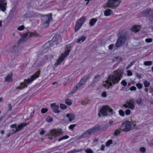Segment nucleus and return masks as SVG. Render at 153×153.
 Listing matches in <instances>:
<instances>
[{
    "label": "nucleus",
    "mask_w": 153,
    "mask_h": 153,
    "mask_svg": "<svg viewBox=\"0 0 153 153\" xmlns=\"http://www.w3.org/2000/svg\"><path fill=\"white\" fill-rule=\"evenodd\" d=\"M56 36H55L53 38V42H55L54 40H55V39L56 38Z\"/></svg>",
    "instance_id": "obj_63"
},
{
    "label": "nucleus",
    "mask_w": 153,
    "mask_h": 153,
    "mask_svg": "<svg viewBox=\"0 0 153 153\" xmlns=\"http://www.w3.org/2000/svg\"><path fill=\"white\" fill-rule=\"evenodd\" d=\"M86 39L85 36H82L79 38L77 39V42L78 43H80L83 42Z\"/></svg>",
    "instance_id": "obj_23"
},
{
    "label": "nucleus",
    "mask_w": 153,
    "mask_h": 153,
    "mask_svg": "<svg viewBox=\"0 0 153 153\" xmlns=\"http://www.w3.org/2000/svg\"><path fill=\"white\" fill-rule=\"evenodd\" d=\"M113 13L112 11L110 9H107L104 11V15L106 16H109Z\"/></svg>",
    "instance_id": "obj_20"
},
{
    "label": "nucleus",
    "mask_w": 153,
    "mask_h": 153,
    "mask_svg": "<svg viewBox=\"0 0 153 153\" xmlns=\"http://www.w3.org/2000/svg\"><path fill=\"white\" fill-rule=\"evenodd\" d=\"M48 111V109L47 108H42L41 110V112L42 113L44 114Z\"/></svg>",
    "instance_id": "obj_42"
},
{
    "label": "nucleus",
    "mask_w": 153,
    "mask_h": 153,
    "mask_svg": "<svg viewBox=\"0 0 153 153\" xmlns=\"http://www.w3.org/2000/svg\"><path fill=\"white\" fill-rule=\"evenodd\" d=\"M29 34V32L25 33L22 36V38L18 41V43H19L21 42L25 41L26 39H28L30 37Z\"/></svg>",
    "instance_id": "obj_15"
},
{
    "label": "nucleus",
    "mask_w": 153,
    "mask_h": 153,
    "mask_svg": "<svg viewBox=\"0 0 153 153\" xmlns=\"http://www.w3.org/2000/svg\"><path fill=\"white\" fill-rule=\"evenodd\" d=\"M135 63L134 61H132L131 62L129 65H128L127 67H130L132 66Z\"/></svg>",
    "instance_id": "obj_57"
},
{
    "label": "nucleus",
    "mask_w": 153,
    "mask_h": 153,
    "mask_svg": "<svg viewBox=\"0 0 153 153\" xmlns=\"http://www.w3.org/2000/svg\"><path fill=\"white\" fill-rule=\"evenodd\" d=\"M121 130L120 129V128H119V129H116L114 133V135L115 136H119L121 133Z\"/></svg>",
    "instance_id": "obj_28"
},
{
    "label": "nucleus",
    "mask_w": 153,
    "mask_h": 153,
    "mask_svg": "<svg viewBox=\"0 0 153 153\" xmlns=\"http://www.w3.org/2000/svg\"><path fill=\"white\" fill-rule=\"evenodd\" d=\"M114 45L113 44H112L110 45L108 47L109 49L110 50H112L113 48Z\"/></svg>",
    "instance_id": "obj_56"
},
{
    "label": "nucleus",
    "mask_w": 153,
    "mask_h": 153,
    "mask_svg": "<svg viewBox=\"0 0 153 153\" xmlns=\"http://www.w3.org/2000/svg\"><path fill=\"white\" fill-rule=\"evenodd\" d=\"M136 88L134 86H131L130 88V90L131 91H134L136 90Z\"/></svg>",
    "instance_id": "obj_51"
},
{
    "label": "nucleus",
    "mask_w": 153,
    "mask_h": 153,
    "mask_svg": "<svg viewBox=\"0 0 153 153\" xmlns=\"http://www.w3.org/2000/svg\"><path fill=\"white\" fill-rule=\"evenodd\" d=\"M100 78V76L99 75H96L94 78L93 79V82L95 83L98 81H99Z\"/></svg>",
    "instance_id": "obj_26"
},
{
    "label": "nucleus",
    "mask_w": 153,
    "mask_h": 153,
    "mask_svg": "<svg viewBox=\"0 0 153 153\" xmlns=\"http://www.w3.org/2000/svg\"><path fill=\"white\" fill-rule=\"evenodd\" d=\"M120 0H108L107 5L108 7L114 8L117 7L120 4Z\"/></svg>",
    "instance_id": "obj_8"
},
{
    "label": "nucleus",
    "mask_w": 153,
    "mask_h": 153,
    "mask_svg": "<svg viewBox=\"0 0 153 153\" xmlns=\"http://www.w3.org/2000/svg\"><path fill=\"white\" fill-rule=\"evenodd\" d=\"M144 85L145 88H147L149 86L150 84L147 81L145 80L144 82Z\"/></svg>",
    "instance_id": "obj_34"
},
{
    "label": "nucleus",
    "mask_w": 153,
    "mask_h": 153,
    "mask_svg": "<svg viewBox=\"0 0 153 153\" xmlns=\"http://www.w3.org/2000/svg\"><path fill=\"white\" fill-rule=\"evenodd\" d=\"M117 123H115L114 121L112 120H110L108 121V123L106 124L107 127H109L110 126L116 125Z\"/></svg>",
    "instance_id": "obj_24"
},
{
    "label": "nucleus",
    "mask_w": 153,
    "mask_h": 153,
    "mask_svg": "<svg viewBox=\"0 0 153 153\" xmlns=\"http://www.w3.org/2000/svg\"><path fill=\"white\" fill-rule=\"evenodd\" d=\"M105 148V146L104 144H102L101 145V148H100V150L101 151H103L104 150Z\"/></svg>",
    "instance_id": "obj_54"
},
{
    "label": "nucleus",
    "mask_w": 153,
    "mask_h": 153,
    "mask_svg": "<svg viewBox=\"0 0 153 153\" xmlns=\"http://www.w3.org/2000/svg\"><path fill=\"white\" fill-rule=\"evenodd\" d=\"M102 129V128L101 126L98 125L94 126L92 128L86 131L78 137V139L80 140L87 137L89 135H93Z\"/></svg>",
    "instance_id": "obj_2"
},
{
    "label": "nucleus",
    "mask_w": 153,
    "mask_h": 153,
    "mask_svg": "<svg viewBox=\"0 0 153 153\" xmlns=\"http://www.w3.org/2000/svg\"><path fill=\"white\" fill-rule=\"evenodd\" d=\"M113 141L112 140H109L106 141L105 143L106 146L107 147L109 146L111 144H112Z\"/></svg>",
    "instance_id": "obj_33"
},
{
    "label": "nucleus",
    "mask_w": 153,
    "mask_h": 153,
    "mask_svg": "<svg viewBox=\"0 0 153 153\" xmlns=\"http://www.w3.org/2000/svg\"><path fill=\"white\" fill-rule=\"evenodd\" d=\"M88 79V76H84L75 88L72 90L71 91V94H73L75 93L77 90L79 89L82 86L87 82Z\"/></svg>",
    "instance_id": "obj_3"
},
{
    "label": "nucleus",
    "mask_w": 153,
    "mask_h": 153,
    "mask_svg": "<svg viewBox=\"0 0 153 153\" xmlns=\"http://www.w3.org/2000/svg\"><path fill=\"white\" fill-rule=\"evenodd\" d=\"M51 43L47 42L43 46V48L45 49V52L46 51H49L50 48L51 47Z\"/></svg>",
    "instance_id": "obj_19"
},
{
    "label": "nucleus",
    "mask_w": 153,
    "mask_h": 153,
    "mask_svg": "<svg viewBox=\"0 0 153 153\" xmlns=\"http://www.w3.org/2000/svg\"><path fill=\"white\" fill-rule=\"evenodd\" d=\"M123 76L122 73L120 71H114V74L109 75L105 83L109 87L112 86L113 85L117 83L121 79Z\"/></svg>",
    "instance_id": "obj_1"
},
{
    "label": "nucleus",
    "mask_w": 153,
    "mask_h": 153,
    "mask_svg": "<svg viewBox=\"0 0 153 153\" xmlns=\"http://www.w3.org/2000/svg\"><path fill=\"white\" fill-rule=\"evenodd\" d=\"M60 108L62 109H65L67 108V105L65 104H60Z\"/></svg>",
    "instance_id": "obj_38"
},
{
    "label": "nucleus",
    "mask_w": 153,
    "mask_h": 153,
    "mask_svg": "<svg viewBox=\"0 0 153 153\" xmlns=\"http://www.w3.org/2000/svg\"><path fill=\"white\" fill-rule=\"evenodd\" d=\"M12 75H8L5 78L4 81L6 82H10L12 81Z\"/></svg>",
    "instance_id": "obj_22"
},
{
    "label": "nucleus",
    "mask_w": 153,
    "mask_h": 153,
    "mask_svg": "<svg viewBox=\"0 0 153 153\" xmlns=\"http://www.w3.org/2000/svg\"><path fill=\"white\" fill-rule=\"evenodd\" d=\"M65 103L68 105H71L72 104V101L71 100L67 99L65 100Z\"/></svg>",
    "instance_id": "obj_32"
},
{
    "label": "nucleus",
    "mask_w": 153,
    "mask_h": 153,
    "mask_svg": "<svg viewBox=\"0 0 153 153\" xmlns=\"http://www.w3.org/2000/svg\"><path fill=\"white\" fill-rule=\"evenodd\" d=\"M58 135L62 134L63 132L62 130L61 129H58Z\"/></svg>",
    "instance_id": "obj_52"
},
{
    "label": "nucleus",
    "mask_w": 153,
    "mask_h": 153,
    "mask_svg": "<svg viewBox=\"0 0 153 153\" xmlns=\"http://www.w3.org/2000/svg\"><path fill=\"white\" fill-rule=\"evenodd\" d=\"M136 102L137 104L140 105L142 102V99L140 98H139L137 100H136Z\"/></svg>",
    "instance_id": "obj_41"
},
{
    "label": "nucleus",
    "mask_w": 153,
    "mask_h": 153,
    "mask_svg": "<svg viewBox=\"0 0 153 153\" xmlns=\"http://www.w3.org/2000/svg\"><path fill=\"white\" fill-rule=\"evenodd\" d=\"M3 100V98L2 97H0V102H1Z\"/></svg>",
    "instance_id": "obj_64"
},
{
    "label": "nucleus",
    "mask_w": 153,
    "mask_h": 153,
    "mask_svg": "<svg viewBox=\"0 0 153 153\" xmlns=\"http://www.w3.org/2000/svg\"><path fill=\"white\" fill-rule=\"evenodd\" d=\"M136 76L137 78H138V79H140V78H141V76L138 74H136Z\"/></svg>",
    "instance_id": "obj_60"
},
{
    "label": "nucleus",
    "mask_w": 153,
    "mask_h": 153,
    "mask_svg": "<svg viewBox=\"0 0 153 153\" xmlns=\"http://www.w3.org/2000/svg\"><path fill=\"white\" fill-rule=\"evenodd\" d=\"M107 94L106 92H102L101 94L102 97L104 98L106 97H107Z\"/></svg>",
    "instance_id": "obj_49"
},
{
    "label": "nucleus",
    "mask_w": 153,
    "mask_h": 153,
    "mask_svg": "<svg viewBox=\"0 0 153 153\" xmlns=\"http://www.w3.org/2000/svg\"><path fill=\"white\" fill-rule=\"evenodd\" d=\"M40 74V71H38L37 72H36L33 75H32L30 78L28 79H25L24 82L25 85V86L26 84H29L33 80L38 78Z\"/></svg>",
    "instance_id": "obj_9"
},
{
    "label": "nucleus",
    "mask_w": 153,
    "mask_h": 153,
    "mask_svg": "<svg viewBox=\"0 0 153 153\" xmlns=\"http://www.w3.org/2000/svg\"><path fill=\"white\" fill-rule=\"evenodd\" d=\"M82 26L81 24L77 22L75 26V31L77 32L79 29Z\"/></svg>",
    "instance_id": "obj_29"
},
{
    "label": "nucleus",
    "mask_w": 153,
    "mask_h": 153,
    "mask_svg": "<svg viewBox=\"0 0 153 153\" xmlns=\"http://www.w3.org/2000/svg\"><path fill=\"white\" fill-rule=\"evenodd\" d=\"M44 21L42 23V25L43 27H46L49 26L50 21H51L52 14L49 13L45 15L43 17Z\"/></svg>",
    "instance_id": "obj_7"
},
{
    "label": "nucleus",
    "mask_w": 153,
    "mask_h": 153,
    "mask_svg": "<svg viewBox=\"0 0 153 153\" xmlns=\"http://www.w3.org/2000/svg\"><path fill=\"white\" fill-rule=\"evenodd\" d=\"M132 124V123L129 121L124 122L121 124V126H120V129L124 132H128L131 129Z\"/></svg>",
    "instance_id": "obj_6"
},
{
    "label": "nucleus",
    "mask_w": 153,
    "mask_h": 153,
    "mask_svg": "<svg viewBox=\"0 0 153 153\" xmlns=\"http://www.w3.org/2000/svg\"><path fill=\"white\" fill-rule=\"evenodd\" d=\"M144 15L146 16H153V9L148 8L143 11Z\"/></svg>",
    "instance_id": "obj_12"
},
{
    "label": "nucleus",
    "mask_w": 153,
    "mask_h": 153,
    "mask_svg": "<svg viewBox=\"0 0 153 153\" xmlns=\"http://www.w3.org/2000/svg\"><path fill=\"white\" fill-rule=\"evenodd\" d=\"M7 2L6 0H0V10L5 12L7 8Z\"/></svg>",
    "instance_id": "obj_11"
},
{
    "label": "nucleus",
    "mask_w": 153,
    "mask_h": 153,
    "mask_svg": "<svg viewBox=\"0 0 153 153\" xmlns=\"http://www.w3.org/2000/svg\"><path fill=\"white\" fill-rule=\"evenodd\" d=\"M140 151L143 153H145L146 151V149L144 147H141L140 149Z\"/></svg>",
    "instance_id": "obj_47"
},
{
    "label": "nucleus",
    "mask_w": 153,
    "mask_h": 153,
    "mask_svg": "<svg viewBox=\"0 0 153 153\" xmlns=\"http://www.w3.org/2000/svg\"><path fill=\"white\" fill-rule=\"evenodd\" d=\"M66 116L68 118L70 121H72L74 120L75 115L73 114H68Z\"/></svg>",
    "instance_id": "obj_18"
},
{
    "label": "nucleus",
    "mask_w": 153,
    "mask_h": 153,
    "mask_svg": "<svg viewBox=\"0 0 153 153\" xmlns=\"http://www.w3.org/2000/svg\"><path fill=\"white\" fill-rule=\"evenodd\" d=\"M27 125V123H21L18 126L17 128H16L15 130L14 131V130L13 129V131H14V133L18 132L22 129L25 126H26Z\"/></svg>",
    "instance_id": "obj_14"
},
{
    "label": "nucleus",
    "mask_w": 153,
    "mask_h": 153,
    "mask_svg": "<svg viewBox=\"0 0 153 153\" xmlns=\"http://www.w3.org/2000/svg\"><path fill=\"white\" fill-rule=\"evenodd\" d=\"M76 125L75 124L71 125L69 126L68 128L70 130H72L74 129Z\"/></svg>",
    "instance_id": "obj_36"
},
{
    "label": "nucleus",
    "mask_w": 153,
    "mask_h": 153,
    "mask_svg": "<svg viewBox=\"0 0 153 153\" xmlns=\"http://www.w3.org/2000/svg\"><path fill=\"white\" fill-rule=\"evenodd\" d=\"M69 137V136H68V135H65L64 136H63L62 137H61L58 140V141L60 142V141H61V140H63L67 139Z\"/></svg>",
    "instance_id": "obj_31"
},
{
    "label": "nucleus",
    "mask_w": 153,
    "mask_h": 153,
    "mask_svg": "<svg viewBox=\"0 0 153 153\" xmlns=\"http://www.w3.org/2000/svg\"><path fill=\"white\" fill-rule=\"evenodd\" d=\"M52 56L51 55L45 56L44 57V59H49L50 60L52 58Z\"/></svg>",
    "instance_id": "obj_43"
},
{
    "label": "nucleus",
    "mask_w": 153,
    "mask_h": 153,
    "mask_svg": "<svg viewBox=\"0 0 153 153\" xmlns=\"http://www.w3.org/2000/svg\"><path fill=\"white\" fill-rule=\"evenodd\" d=\"M8 108H9V111H11L12 110V106L11 104H8Z\"/></svg>",
    "instance_id": "obj_55"
},
{
    "label": "nucleus",
    "mask_w": 153,
    "mask_h": 153,
    "mask_svg": "<svg viewBox=\"0 0 153 153\" xmlns=\"http://www.w3.org/2000/svg\"><path fill=\"white\" fill-rule=\"evenodd\" d=\"M57 131L56 130L53 129L51 130L50 132V134H48V138L50 139L51 137V139L56 137L57 136Z\"/></svg>",
    "instance_id": "obj_16"
},
{
    "label": "nucleus",
    "mask_w": 153,
    "mask_h": 153,
    "mask_svg": "<svg viewBox=\"0 0 153 153\" xmlns=\"http://www.w3.org/2000/svg\"><path fill=\"white\" fill-rule=\"evenodd\" d=\"M86 19V17L85 16H83L81 17L77 22L78 23L81 24L82 25L84 23Z\"/></svg>",
    "instance_id": "obj_25"
},
{
    "label": "nucleus",
    "mask_w": 153,
    "mask_h": 153,
    "mask_svg": "<svg viewBox=\"0 0 153 153\" xmlns=\"http://www.w3.org/2000/svg\"><path fill=\"white\" fill-rule=\"evenodd\" d=\"M29 34L30 37H36L38 36V34L36 32H29Z\"/></svg>",
    "instance_id": "obj_27"
},
{
    "label": "nucleus",
    "mask_w": 153,
    "mask_h": 153,
    "mask_svg": "<svg viewBox=\"0 0 153 153\" xmlns=\"http://www.w3.org/2000/svg\"><path fill=\"white\" fill-rule=\"evenodd\" d=\"M127 36L126 34H122L117 39L116 44L115 46L117 48H118L124 44L127 40Z\"/></svg>",
    "instance_id": "obj_5"
},
{
    "label": "nucleus",
    "mask_w": 153,
    "mask_h": 153,
    "mask_svg": "<svg viewBox=\"0 0 153 153\" xmlns=\"http://www.w3.org/2000/svg\"><path fill=\"white\" fill-rule=\"evenodd\" d=\"M136 86L139 89H141L142 87V85L140 83H137L136 84Z\"/></svg>",
    "instance_id": "obj_44"
},
{
    "label": "nucleus",
    "mask_w": 153,
    "mask_h": 153,
    "mask_svg": "<svg viewBox=\"0 0 153 153\" xmlns=\"http://www.w3.org/2000/svg\"><path fill=\"white\" fill-rule=\"evenodd\" d=\"M121 84L124 86L125 87L127 86V83L125 80H123L121 82Z\"/></svg>",
    "instance_id": "obj_45"
},
{
    "label": "nucleus",
    "mask_w": 153,
    "mask_h": 153,
    "mask_svg": "<svg viewBox=\"0 0 153 153\" xmlns=\"http://www.w3.org/2000/svg\"><path fill=\"white\" fill-rule=\"evenodd\" d=\"M97 20L96 19L92 18L90 21L89 24L91 26L94 25L97 21Z\"/></svg>",
    "instance_id": "obj_30"
},
{
    "label": "nucleus",
    "mask_w": 153,
    "mask_h": 153,
    "mask_svg": "<svg viewBox=\"0 0 153 153\" xmlns=\"http://www.w3.org/2000/svg\"><path fill=\"white\" fill-rule=\"evenodd\" d=\"M119 114L121 116H124L125 115L124 111L122 110H119Z\"/></svg>",
    "instance_id": "obj_40"
},
{
    "label": "nucleus",
    "mask_w": 153,
    "mask_h": 153,
    "mask_svg": "<svg viewBox=\"0 0 153 153\" xmlns=\"http://www.w3.org/2000/svg\"><path fill=\"white\" fill-rule=\"evenodd\" d=\"M45 131L43 130H42L40 131L39 134L41 135H43L45 134Z\"/></svg>",
    "instance_id": "obj_58"
},
{
    "label": "nucleus",
    "mask_w": 153,
    "mask_h": 153,
    "mask_svg": "<svg viewBox=\"0 0 153 153\" xmlns=\"http://www.w3.org/2000/svg\"><path fill=\"white\" fill-rule=\"evenodd\" d=\"M70 51V50L68 49L64 53L62 54L61 56L58 59V65L60 64L66 57L69 55Z\"/></svg>",
    "instance_id": "obj_10"
},
{
    "label": "nucleus",
    "mask_w": 153,
    "mask_h": 153,
    "mask_svg": "<svg viewBox=\"0 0 153 153\" xmlns=\"http://www.w3.org/2000/svg\"><path fill=\"white\" fill-rule=\"evenodd\" d=\"M140 27L138 26L134 25L131 29V30L133 32H137L139 31Z\"/></svg>",
    "instance_id": "obj_21"
},
{
    "label": "nucleus",
    "mask_w": 153,
    "mask_h": 153,
    "mask_svg": "<svg viewBox=\"0 0 153 153\" xmlns=\"http://www.w3.org/2000/svg\"><path fill=\"white\" fill-rule=\"evenodd\" d=\"M16 126V124H15L10 125V127L11 128H14Z\"/></svg>",
    "instance_id": "obj_59"
},
{
    "label": "nucleus",
    "mask_w": 153,
    "mask_h": 153,
    "mask_svg": "<svg viewBox=\"0 0 153 153\" xmlns=\"http://www.w3.org/2000/svg\"><path fill=\"white\" fill-rule=\"evenodd\" d=\"M127 73L128 76H131L132 75V73L130 71H127Z\"/></svg>",
    "instance_id": "obj_53"
},
{
    "label": "nucleus",
    "mask_w": 153,
    "mask_h": 153,
    "mask_svg": "<svg viewBox=\"0 0 153 153\" xmlns=\"http://www.w3.org/2000/svg\"><path fill=\"white\" fill-rule=\"evenodd\" d=\"M85 152L87 153H93V152L92 150L91 149H87L86 150Z\"/></svg>",
    "instance_id": "obj_50"
},
{
    "label": "nucleus",
    "mask_w": 153,
    "mask_h": 153,
    "mask_svg": "<svg viewBox=\"0 0 153 153\" xmlns=\"http://www.w3.org/2000/svg\"><path fill=\"white\" fill-rule=\"evenodd\" d=\"M53 118L50 117H48L46 119V121L48 122H51L52 121Z\"/></svg>",
    "instance_id": "obj_35"
},
{
    "label": "nucleus",
    "mask_w": 153,
    "mask_h": 153,
    "mask_svg": "<svg viewBox=\"0 0 153 153\" xmlns=\"http://www.w3.org/2000/svg\"><path fill=\"white\" fill-rule=\"evenodd\" d=\"M3 116H1L0 117V122L3 119Z\"/></svg>",
    "instance_id": "obj_62"
},
{
    "label": "nucleus",
    "mask_w": 153,
    "mask_h": 153,
    "mask_svg": "<svg viewBox=\"0 0 153 153\" xmlns=\"http://www.w3.org/2000/svg\"><path fill=\"white\" fill-rule=\"evenodd\" d=\"M53 111L55 113H57V105L55 103L51 104L50 105Z\"/></svg>",
    "instance_id": "obj_17"
},
{
    "label": "nucleus",
    "mask_w": 153,
    "mask_h": 153,
    "mask_svg": "<svg viewBox=\"0 0 153 153\" xmlns=\"http://www.w3.org/2000/svg\"><path fill=\"white\" fill-rule=\"evenodd\" d=\"M125 112L126 115H129L131 114V111L129 109H127L126 110Z\"/></svg>",
    "instance_id": "obj_46"
},
{
    "label": "nucleus",
    "mask_w": 153,
    "mask_h": 153,
    "mask_svg": "<svg viewBox=\"0 0 153 153\" xmlns=\"http://www.w3.org/2000/svg\"><path fill=\"white\" fill-rule=\"evenodd\" d=\"M123 107L125 108H129L132 110H134L135 108V106L133 103L130 101L127 102L125 104L123 105Z\"/></svg>",
    "instance_id": "obj_13"
},
{
    "label": "nucleus",
    "mask_w": 153,
    "mask_h": 153,
    "mask_svg": "<svg viewBox=\"0 0 153 153\" xmlns=\"http://www.w3.org/2000/svg\"><path fill=\"white\" fill-rule=\"evenodd\" d=\"M25 29V26L23 25H22L17 28V29L19 31H22Z\"/></svg>",
    "instance_id": "obj_37"
},
{
    "label": "nucleus",
    "mask_w": 153,
    "mask_h": 153,
    "mask_svg": "<svg viewBox=\"0 0 153 153\" xmlns=\"http://www.w3.org/2000/svg\"><path fill=\"white\" fill-rule=\"evenodd\" d=\"M33 114H34V112H31L30 114V116L29 117V118H32V117Z\"/></svg>",
    "instance_id": "obj_61"
},
{
    "label": "nucleus",
    "mask_w": 153,
    "mask_h": 153,
    "mask_svg": "<svg viewBox=\"0 0 153 153\" xmlns=\"http://www.w3.org/2000/svg\"><path fill=\"white\" fill-rule=\"evenodd\" d=\"M152 38L146 39H145V41L147 43H150L152 41Z\"/></svg>",
    "instance_id": "obj_48"
},
{
    "label": "nucleus",
    "mask_w": 153,
    "mask_h": 153,
    "mask_svg": "<svg viewBox=\"0 0 153 153\" xmlns=\"http://www.w3.org/2000/svg\"><path fill=\"white\" fill-rule=\"evenodd\" d=\"M113 110L107 105L103 106L100 109L98 113V116L101 117V116H104L107 115L108 112L112 113Z\"/></svg>",
    "instance_id": "obj_4"
},
{
    "label": "nucleus",
    "mask_w": 153,
    "mask_h": 153,
    "mask_svg": "<svg viewBox=\"0 0 153 153\" xmlns=\"http://www.w3.org/2000/svg\"><path fill=\"white\" fill-rule=\"evenodd\" d=\"M152 62L151 61H146L144 62V64L146 66H149L152 65Z\"/></svg>",
    "instance_id": "obj_39"
}]
</instances>
